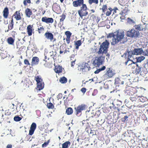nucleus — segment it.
Returning a JSON list of instances; mask_svg holds the SVG:
<instances>
[{
	"mask_svg": "<svg viewBox=\"0 0 148 148\" xmlns=\"http://www.w3.org/2000/svg\"><path fill=\"white\" fill-rule=\"evenodd\" d=\"M109 44L108 40H106L100 45L97 53L98 55H102L96 56L93 61L92 64L95 66L99 67L100 65L103 64L105 57V56H103V55L104 54H106L107 53Z\"/></svg>",
	"mask_w": 148,
	"mask_h": 148,
	"instance_id": "1",
	"label": "nucleus"
},
{
	"mask_svg": "<svg viewBox=\"0 0 148 148\" xmlns=\"http://www.w3.org/2000/svg\"><path fill=\"white\" fill-rule=\"evenodd\" d=\"M114 39H112V42H111V45H114L121 42L125 36L124 32L119 30L114 32Z\"/></svg>",
	"mask_w": 148,
	"mask_h": 148,
	"instance_id": "2",
	"label": "nucleus"
},
{
	"mask_svg": "<svg viewBox=\"0 0 148 148\" xmlns=\"http://www.w3.org/2000/svg\"><path fill=\"white\" fill-rule=\"evenodd\" d=\"M115 74V71L112 68H107L106 72L103 76L104 80L112 78Z\"/></svg>",
	"mask_w": 148,
	"mask_h": 148,
	"instance_id": "3",
	"label": "nucleus"
},
{
	"mask_svg": "<svg viewBox=\"0 0 148 148\" xmlns=\"http://www.w3.org/2000/svg\"><path fill=\"white\" fill-rule=\"evenodd\" d=\"M126 36L131 38H137L140 36V33L138 31L134 29H132L127 32Z\"/></svg>",
	"mask_w": 148,
	"mask_h": 148,
	"instance_id": "4",
	"label": "nucleus"
},
{
	"mask_svg": "<svg viewBox=\"0 0 148 148\" xmlns=\"http://www.w3.org/2000/svg\"><path fill=\"white\" fill-rule=\"evenodd\" d=\"M136 88L128 86L126 87L125 93L129 96H131L136 94Z\"/></svg>",
	"mask_w": 148,
	"mask_h": 148,
	"instance_id": "5",
	"label": "nucleus"
},
{
	"mask_svg": "<svg viewBox=\"0 0 148 148\" xmlns=\"http://www.w3.org/2000/svg\"><path fill=\"white\" fill-rule=\"evenodd\" d=\"M86 106L84 104H81L75 107V109L76 115L77 116L79 114H81L82 111L86 110Z\"/></svg>",
	"mask_w": 148,
	"mask_h": 148,
	"instance_id": "6",
	"label": "nucleus"
},
{
	"mask_svg": "<svg viewBox=\"0 0 148 148\" xmlns=\"http://www.w3.org/2000/svg\"><path fill=\"white\" fill-rule=\"evenodd\" d=\"M134 53L135 55H140L143 53V55L145 56H148V49L143 51L142 48H138L135 49L134 50Z\"/></svg>",
	"mask_w": 148,
	"mask_h": 148,
	"instance_id": "7",
	"label": "nucleus"
},
{
	"mask_svg": "<svg viewBox=\"0 0 148 148\" xmlns=\"http://www.w3.org/2000/svg\"><path fill=\"white\" fill-rule=\"evenodd\" d=\"M80 71L82 72H85L90 70L91 69L89 65L87 63L82 64L80 66Z\"/></svg>",
	"mask_w": 148,
	"mask_h": 148,
	"instance_id": "8",
	"label": "nucleus"
},
{
	"mask_svg": "<svg viewBox=\"0 0 148 148\" xmlns=\"http://www.w3.org/2000/svg\"><path fill=\"white\" fill-rule=\"evenodd\" d=\"M147 24L146 23H143L142 24L136 25L134 26L135 28L139 31H143L144 29L146 30L147 28Z\"/></svg>",
	"mask_w": 148,
	"mask_h": 148,
	"instance_id": "9",
	"label": "nucleus"
},
{
	"mask_svg": "<svg viewBox=\"0 0 148 148\" xmlns=\"http://www.w3.org/2000/svg\"><path fill=\"white\" fill-rule=\"evenodd\" d=\"M27 31L28 36H30L34 33V29L33 25H28L27 28Z\"/></svg>",
	"mask_w": 148,
	"mask_h": 148,
	"instance_id": "10",
	"label": "nucleus"
},
{
	"mask_svg": "<svg viewBox=\"0 0 148 148\" xmlns=\"http://www.w3.org/2000/svg\"><path fill=\"white\" fill-rule=\"evenodd\" d=\"M125 57H127L128 60H131L130 59L133 55H135L134 53L133 50V51H129V50H127L126 52L124 54Z\"/></svg>",
	"mask_w": 148,
	"mask_h": 148,
	"instance_id": "11",
	"label": "nucleus"
},
{
	"mask_svg": "<svg viewBox=\"0 0 148 148\" xmlns=\"http://www.w3.org/2000/svg\"><path fill=\"white\" fill-rule=\"evenodd\" d=\"M45 38L47 39H49L51 41H54L56 40L55 38H53V35L52 33L49 32H46L45 34Z\"/></svg>",
	"mask_w": 148,
	"mask_h": 148,
	"instance_id": "12",
	"label": "nucleus"
},
{
	"mask_svg": "<svg viewBox=\"0 0 148 148\" xmlns=\"http://www.w3.org/2000/svg\"><path fill=\"white\" fill-rule=\"evenodd\" d=\"M36 127V123H33L31 126L30 129L29 130V135L32 136L33 134Z\"/></svg>",
	"mask_w": 148,
	"mask_h": 148,
	"instance_id": "13",
	"label": "nucleus"
},
{
	"mask_svg": "<svg viewBox=\"0 0 148 148\" xmlns=\"http://www.w3.org/2000/svg\"><path fill=\"white\" fill-rule=\"evenodd\" d=\"M42 21L47 23H52L53 22V19L52 18H47L45 16L42 18Z\"/></svg>",
	"mask_w": 148,
	"mask_h": 148,
	"instance_id": "14",
	"label": "nucleus"
},
{
	"mask_svg": "<svg viewBox=\"0 0 148 148\" xmlns=\"http://www.w3.org/2000/svg\"><path fill=\"white\" fill-rule=\"evenodd\" d=\"M21 15L22 16V14L20 13V11H16L14 14L13 16H14V18L16 21H18L21 19Z\"/></svg>",
	"mask_w": 148,
	"mask_h": 148,
	"instance_id": "15",
	"label": "nucleus"
},
{
	"mask_svg": "<svg viewBox=\"0 0 148 148\" xmlns=\"http://www.w3.org/2000/svg\"><path fill=\"white\" fill-rule=\"evenodd\" d=\"M39 61V58L37 57H33L31 64L32 66H33L34 65H36L38 64Z\"/></svg>",
	"mask_w": 148,
	"mask_h": 148,
	"instance_id": "16",
	"label": "nucleus"
},
{
	"mask_svg": "<svg viewBox=\"0 0 148 148\" xmlns=\"http://www.w3.org/2000/svg\"><path fill=\"white\" fill-rule=\"evenodd\" d=\"M47 58V57L46 56H45L44 61H45V63L44 65L45 66L47 67H50L52 64V61L51 60H49V58H48L47 60H46Z\"/></svg>",
	"mask_w": 148,
	"mask_h": 148,
	"instance_id": "17",
	"label": "nucleus"
},
{
	"mask_svg": "<svg viewBox=\"0 0 148 148\" xmlns=\"http://www.w3.org/2000/svg\"><path fill=\"white\" fill-rule=\"evenodd\" d=\"M145 70V73H146L147 69L145 68L144 67H140L139 66H138L135 69V73L136 74H139V73H141L142 72V71Z\"/></svg>",
	"mask_w": 148,
	"mask_h": 148,
	"instance_id": "18",
	"label": "nucleus"
},
{
	"mask_svg": "<svg viewBox=\"0 0 148 148\" xmlns=\"http://www.w3.org/2000/svg\"><path fill=\"white\" fill-rule=\"evenodd\" d=\"M66 15V12H65V10H64V12L60 16V19L59 23L62 25H63V21L65 18Z\"/></svg>",
	"mask_w": 148,
	"mask_h": 148,
	"instance_id": "19",
	"label": "nucleus"
},
{
	"mask_svg": "<svg viewBox=\"0 0 148 148\" xmlns=\"http://www.w3.org/2000/svg\"><path fill=\"white\" fill-rule=\"evenodd\" d=\"M86 10H79L78 11L80 17H82L87 15L88 12L86 11Z\"/></svg>",
	"mask_w": 148,
	"mask_h": 148,
	"instance_id": "20",
	"label": "nucleus"
},
{
	"mask_svg": "<svg viewBox=\"0 0 148 148\" xmlns=\"http://www.w3.org/2000/svg\"><path fill=\"white\" fill-rule=\"evenodd\" d=\"M136 93L138 95H142L144 92V90L142 88H136Z\"/></svg>",
	"mask_w": 148,
	"mask_h": 148,
	"instance_id": "21",
	"label": "nucleus"
},
{
	"mask_svg": "<svg viewBox=\"0 0 148 148\" xmlns=\"http://www.w3.org/2000/svg\"><path fill=\"white\" fill-rule=\"evenodd\" d=\"M83 0H77L74 1L73 3V4L74 6L77 7L78 6H81L83 3Z\"/></svg>",
	"mask_w": 148,
	"mask_h": 148,
	"instance_id": "22",
	"label": "nucleus"
},
{
	"mask_svg": "<svg viewBox=\"0 0 148 148\" xmlns=\"http://www.w3.org/2000/svg\"><path fill=\"white\" fill-rule=\"evenodd\" d=\"M54 70L56 73L58 74L62 73V68L60 65L56 66Z\"/></svg>",
	"mask_w": 148,
	"mask_h": 148,
	"instance_id": "23",
	"label": "nucleus"
},
{
	"mask_svg": "<svg viewBox=\"0 0 148 148\" xmlns=\"http://www.w3.org/2000/svg\"><path fill=\"white\" fill-rule=\"evenodd\" d=\"M14 23L13 21V18H12L11 20V21L8 25V29L7 30V32H8L9 30H11L14 27Z\"/></svg>",
	"mask_w": 148,
	"mask_h": 148,
	"instance_id": "24",
	"label": "nucleus"
},
{
	"mask_svg": "<svg viewBox=\"0 0 148 148\" xmlns=\"http://www.w3.org/2000/svg\"><path fill=\"white\" fill-rule=\"evenodd\" d=\"M44 84L43 82L37 84L36 89L38 90H40L44 88Z\"/></svg>",
	"mask_w": 148,
	"mask_h": 148,
	"instance_id": "25",
	"label": "nucleus"
},
{
	"mask_svg": "<svg viewBox=\"0 0 148 148\" xmlns=\"http://www.w3.org/2000/svg\"><path fill=\"white\" fill-rule=\"evenodd\" d=\"M147 100V98L142 96V95H138V100L139 101H140L143 102Z\"/></svg>",
	"mask_w": 148,
	"mask_h": 148,
	"instance_id": "26",
	"label": "nucleus"
},
{
	"mask_svg": "<svg viewBox=\"0 0 148 148\" xmlns=\"http://www.w3.org/2000/svg\"><path fill=\"white\" fill-rule=\"evenodd\" d=\"M82 42L81 40H79L75 42V49H78L79 47L82 45Z\"/></svg>",
	"mask_w": 148,
	"mask_h": 148,
	"instance_id": "27",
	"label": "nucleus"
},
{
	"mask_svg": "<svg viewBox=\"0 0 148 148\" xmlns=\"http://www.w3.org/2000/svg\"><path fill=\"white\" fill-rule=\"evenodd\" d=\"M7 41L9 44L13 45L14 41V39L12 37H9L7 39Z\"/></svg>",
	"mask_w": 148,
	"mask_h": 148,
	"instance_id": "28",
	"label": "nucleus"
},
{
	"mask_svg": "<svg viewBox=\"0 0 148 148\" xmlns=\"http://www.w3.org/2000/svg\"><path fill=\"white\" fill-rule=\"evenodd\" d=\"M73 112V109L71 108H68L66 110V113L68 115L71 114Z\"/></svg>",
	"mask_w": 148,
	"mask_h": 148,
	"instance_id": "29",
	"label": "nucleus"
},
{
	"mask_svg": "<svg viewBox=\"0 0 148 148\" xmlns=\"http://www.w3.org/2000/svg\"><path fill=\"white\" fill-rule=\"evenodd\" d=\"M138 95H133L131 96L130 97V99L132 101H135L138 99Z\"/></svg>",
	"mask_w": 148,
	"mask_h": 148,
	"instance_id": "30",
	"label": "nucleus"
},
{
	"mask_svg": "<svg viewBox=\"0 0 148 148\" xmlns=\"http://www.w3.org/2000/svg\"><path fill=\"white\" fill-rule=\"evenodd\" d=\"M70 144L71 143L69 141H66L62 144V148H68Z\"/></svg>",
	"mask_w": 148,
	"mask_h": 148,
	"instance_id": "31",
	"label": "nucleus"
},
{
	"mask_svg": "<svg viewBox=\"0 0 148 148\" xmlns=\"http://www.w3.org/2000/svg\"><path fill=\"white\" fill-rule=\"evenodd\" d=\"M35 79L37 82V84L43 82L42 79L38 76H37L35 77Z\"/></svg>",
	"mask_w": 148,
	"mask_h": 148,
	"instance_id": "32",
	"label": "nucleus"
},
{
	"mask_svg": "<svg viewBox=\"0 0 148 148\" xmlns=\"http://www.w3.org/2000/svg\"><path fill=\"white\" fill-rule=\"evenodd\" d=\"M8 10H3V16L5 18H6L8 17L9 14Z\"/></svg>",
	"mask_w": 148,
	"mask_h": 148,
	"instance_id": "33",
	"label": "nucleus"
},
{
	"mask_svg": "<svg viewBox=\"0 0 148 148\" xmlns=\"http://www.w3.org/2000/svg\"><path fill=\"white\" fill-rule=\"evenodd\" d=\"M25 13L28 17H30V16L32 15V13L31 10H25Z\"/></svg>",
	"mask_w": 148,
	"mask_h": 148,
	"instance_id": "34",
	"label": "nucleus"
},
{
	"mask_svg": "<svg viewBox=\"0 0 148 148\" xmlns=\"http://www.w3.org/2000/svg\"><path fill=\"white\" fill-rule=\"evenodd\" d=\"M67 78L64 77H63L60 78L59 80L60 82L62 84L65 83L67 82Z\"/></svg>",
	"mask_w": 148,
	"mask_h": 148,
	"instance_id": "35",
	"label": "nucleus"
},
{
	"mask_svg": "<svg viewBox=\"0 0 148 148\" xmlns=\"http://www.w3.org/2000/svg\"><path fill=\"white\" fill-rule=\"evenodd\" d=\"M47 108L49 109H53L54 107V105L51 102L47 103Z\"/></svg>",
	"mask_w": 148,
	"mask_h": 148,
	"instance_id": "36",
	"label": "nucleus"
},
{
	"mask_svg": "<svg viewBox=\"0 0 148 148\" xmlns=\"http://www.w3.org/2000/svg\"><path fill=\"white\" fill-rule=\"evenodd\" d=\"M38 30L39 34L42 33L44 31V28L43 26H42L40 27V28H38Z\"/></svg>",
	"mask_w": 148,
	"mask_h": 148,
	"instance_id": "37",
	"label": "nucleus"
},
{
	"mask_svg": "<svg viewBox=\"0 0 148 148\" xmlns=\"http://www.w3.org/2000/svg\"><path fill=\"white\" fill-rule=\"evenodd\" d=\"M50 142V140H49L47 142H45L42 144V147L43 148L46 147L49 144Z\"/></svg>",
	"mask_w": 148,
	"mask_h": 148,
	"instance_id": "38",
	"label": "nucleus"
},
{
	"mask_svg": "<svg viewBox=\"0 0 148 148\" xmlns=\"http://www.w3.org/2000/svg\"><path fill=\"white\" fill-rule=\"evenodd\" d=\"M114 32L113 33H109L108 35L107 36V37L108 38H111L112 37V39H114Z\"/></svg>",
	"mask_w": 148,
	"mask_h": 148,
	"instance_id": "39",
	"label": "nucleus"
},
{
	"mask_svg": "<svg viewBox=\"0 0 148 148\" xmlns=\"http://www.w3.org/2000/svg\"><path fill=\"white\" fill-rule=\"evenodd\" d=\"M65 34L66 35V38H70L72 33L69 31H67L65 32Z\"/></svg>",
	"mask_w": 148,
	"mask_h": 148,
	"instance_id": "40",
	"label": "nucleus"
},
{
	"mask_svg": "<svg viewBox=\"0 0 148 148\" xmlns=\"http://www.w3.org/2000/svg\"><path fill=\"white\" fill-rule=\"evenodd\" d=\"M21 119V118L17 116H15L14 117V120L16 121H19Z\"/></svg>",
	"mask_w": 148,
	"mask_h": 148,
	"instance_id": "41",
	"label": "nucleus"
},
{
	"mask_svg": "<svg viewBox=\"0 0 148 148\" xmlns=\"http://www.w3.org/2000/svg\"><path fill=\"white\" fill-rule=\"evenodd\" d=\"M99 18H100L99 17L94 16V17L93 18V20L94 22L98 23L100 20Z\"/></svg>",
	"mask_w": 148,
	"mask_h": 148,
	"instance_id": "42",
	"label": "nucleus"
},
{
	"mask_svg": "<svg viewBox=\"0 0 148 148\" xmlns=\"http://www.w3.org/2000/svg\"><path fill=\"white\" fill-rule=\"evenodd\" d=\"M127 22L128 23L130 24H132L133 23H134L135 22L134 21L131 19L129 18H128L127 19Z\"/></svg>",
	"mask_w": 148,
	"mask_h": 148,
	"instance_id": "43",
	"label": "nucleus"
},
{
	"mask_svg": "<svg viewBox=\"0 0 148 148\" xmlns=\"http://www.w3.org/2000/svg\"><path fill=\"white\" fill-rule=\"evenodd\" d=\"M88 2L90 4H91L92 3H98V0H89Z\"/></svg>",
	"mask_w": 148,
	"mask_h": 148,
	"instance_id": "44",
	"label": "nucleus"
},
{
	"mask_svg": "<svg viewBox=\"0 0 148 148\" xmlns=\"http://www.w3.org/2000/svg\"><path fill=\"white\" fill-rule=\"evenodd\" d=\"M129 10H123V11L122 12V13H120V14H122L123 15H125L127 14V13L128 11Z\"/></svg>",
	"mask_w": 148,
	"mask_h": 148,
	"instance_id": "45",
	"label": "nucleus"
},
{
	"mask_svg": "<svg viewBox=\"0 0 148 148\" xmlns=\"http://www.w3.org/2000/svg\"><path fill=\"white\" fill-rule=\"evenodd\" d=\"M24 63L25 64L27 65H30V64L28 60L27 59H25L24 60Z\"/></svg>",
	"mask_w": 148,
	"mask_h": 148,
	"instance_id": "46",
	"label": "nucleus"
},
{
	"mask_svg": "<svg viewBox=\"0 0 148 148\" xmlns=\"http://www.w3.org/2000/svg\"><path fill=\"white\" fill-rule=\"evenodd\" d=\"M120 81L119 78L116 79L115 81V84H119L120 83Z\"/></svg>",
	"mask_w": 148,
	"mask_h": 148,
	"instance_id": "47",
	"label": "nucleus"
},
{
	"mask_svg": "<svg viewBox=\"0 0 148 148\" xmlns=\"http://www.w3.org/2000/svg\"><path fill=\"white\" fill-rule=\"evenodd\" d=\"M145 59V57L144 56H141V57H139L137 61L138 62H140Z\"/></svg>",
	"mask_w": 148,
	"mask_h": 148,
	"instance_id": "48",
	"label": "nucleus"
},
{
	"mask_svg": "<svg viewBox=\"0 0 148 148\" xmlns=\"http://www.w3.org/2000/svg\"><path fill=\"white\" fill-rule=\"evenodd\" d=\"M0 56L1 57L2 59H4L6 56L5 54L3 52L1 53Z\"/></svg>",
	"mask_w": 148,
	"mask_h": 148,
	"instance_id": "49",
	"label": "nucleus"
},
{
	"mask_svg": "<svg viewBox=\"0 0 148 148\" xmlns=\"http://www.w3.org/2000/svg\"><path fill=\"white\" fill-rule=\"evenodd\" d=\"M69 100L68 99L67 97L66 99H65L64 101V105H67L68 103V102L69 101Z\"/></svg>",
	"mask_w": 148,
	"mask_h": 148,
	"instance_id": "50",
	"label": "nucleus"
},
{
	"mask_svg": "<svg viewBox=\"0 0 148 148\" xmlns=\"http://www.w3.org/2000/svg\"><path fill=\"white\" fill-rule=\"evenodd\" d=\"M76 60V59H75L74 60H72L71 62V67H73L75 64V61Z\"/></svg>",
	"mask_w": 148,
	"mask_h": 148,
	"instance_id": "51",
	"label": "nucleus"
},
{
	"mask_svg": "<svg viewBox=\"0 0 148 148\" xmlns=\"http://www.w3.org/2000/svg\"><path fill=\"white\" fill-rule=\"evenodd\" d=\"M67 97L68 98L69 100V101H70L71 100L73 99V96L72 95L70 94H69L68 96Z\"/></svg>",
	"mask_w": 148,
	"mask_h": 148,
	"instance_id": "52",
	"label": "nucleus"
},
{
	"mask_svg": "<svg viewBox=\"0 0 148 148\" xmlns=\"http://www.w3.org/2000/svg\"><path fill=\"white\" fill-rule=\"evenodd\" d=\"M81 5L82 6L81 7V9H86L87 7L86 5L83 4V3Z\"/></svg>",
	"mask_w": 148,
	"mask_h": 148,
	"instance_id": "53",
	"label": "nucleus"
},
{
	"mask_svg": "<svg viewBox=\"0 0 148 148\" xmlns=\"http://www.w3.org/2000/svg\"><path fill=\"white\" fill-rule=\"evenodd\" d=\"M113 10H109V11H107L106 12V15L107 16H109L111 14L112 11Z\"/></svg>",
	"mask_w": 148,
	"mask_h": 148,
	"instance_id": "54",
	"label": "nucleus"
},
{
	"mask_svg": "<svg viewBox=\"0 0 148 148\" xmlns=\"http://www.w3.org/2000/svg\"><path fill=\"white\" fill-rule=\"evenodd\" d=\"M75 56V54H72L71 56H70V58L71 60H74V58Z\"/></svg>",
	"mask_w": 148,
	"mask_h": 148,
	"instance_id": "55",
	"label": "nucleus"
},
{
	"mask_svg": "<svg viewBox=\"0 0 148 148\" xmlns=\"http://www.w3.org/2000/svg\"><path fill=\"white\" fill-rule=\"evenodd\" d=\"M63 96V95L62 93H60L58 94V95L57 96V98L58 99H61Z\"/></svg>",
	"mask_w": 148,
	"mask_h": 148,
	"instance_id": "56",
	"label": "nucleus"
},
{
	"mask_svg": "<svg viewBox=\"0 0 148 148\" xmlns=\"http://www.w3.org/2000/svg\"><path fill=\"white\" fill-rule=\"evenodd\" d=\"M128 118V116H125L124 117L122 118V121H124L125 120H126V119H127Z\"/></svg>",
	"mask_w": 148,
	"mask_h": 148,
	"instance_id": "57",
	"label": "nucleus"
},
{
	"mask_svg": "<svg viewBox=\"0 0 148 148\" xmlns=\"http://www.w3.org/2000/svg\"><path fill=\"white\" fill-rule=\"evenodd\" d=\"M81 91L84 94L86 91V89L85 88H83L81 89Z\"/></svg>",
	"mask_w": 148,
	"mask_h": 148,
	"instance_id": "58",
	"label": "nucleus"
},
{
	"mask_svg": "<svg viewBox=\"0 0 148 148\" xmlns=\"http://www.w3.org/2000/svg\"><path fill=\"white\" fill-rule=\"evenodd\" d=\"M70 38H66V40L67 42V43L68 44H69L70 42Z\"/></svg>",
	"mask_w": 148,
	"mask_h": 148,
	"instance_id": "59",
	"label": "nucleus"
},
{
	"mask_svg": "<svg viewBox=\"0 0 148 148\" xmlns=\"http://www.w3.org/2000/svg\"><path fill=\"white\" fill-rule=\"evenodd\" d=\"M106 67L105 66H103L102 67L99 69L100 71H103L105 69Z\"/></svg>",
	"mask_w": 148,
	"mask_h": 148,
	"instance_id": "60",
	"label": "nucleus"
},
{
	"mask_svg": "<svg viewBox=\"0 0 148 148\" xmlns=\"http://www.w3.org/2000/svg\"><path fill=\"white\" fill-rule=\"evenodd\" d=\"M100 71H100L99 69H97L96 71H95L94 72V73L95 74H97V73H99Z\"/></svg>",
	"mask_w": 148,
	"mask_h": 148,
	"instance_id": "61",
	"label": "nucleus"
},
{
	"mask_svg": "<svg viewBox=\"0 0 148 148\" xmlns=\"http://www.w3.org/2000/svg\"><path fill=\"white\" fill-rule=\"evenodd\" d=\"M54 46L55 45L54 44L52 45H50V47L51 49H54Z\"/></svg>",
	"mask_w": 148,
	"mask_h": 148,
	"instance_id": "62",
	"label": "nucleus"
},
{
	"mask_svg": "<svg viewBox=\"0 0 148 148\" xmlns=\"http://www.w3.org/2000/svg\"><path fill=\"white\" fill-rule=\"evenodd\" d=\"M107 6L106 5H103L102 9H107Z\"/></svg>",
	"mask_w": 148,
	"mask_h": 148,
	"instance_id": "63",
	"label": "nucleus"
},
{
	"mask_svg": "<svg viewBox=\"0 0 148 148\" xmlns=\"http://www.w3.org/2000/svg\"><path fill=\"white\" fill-rule=\"evenodd\" d=\"M12 145H7L6 148H12Z\"/></svg>",
	"mask_w": 148,
	"mask_h": 148,
	"instance_id": "64",
	"label": "nucleus"
}]
</instances>
